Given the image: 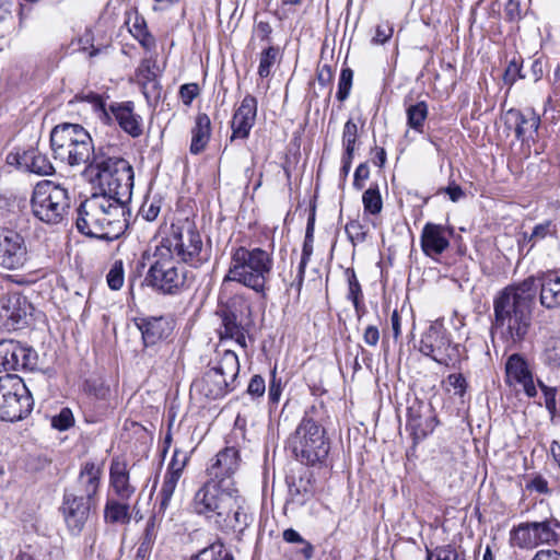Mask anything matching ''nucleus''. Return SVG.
Wrapping results in <instances>:
<instances>
[{"label": "nucleus", "mask_w": 560, "mask_h": 560, "mask_svg": "<svg viewBox=\"0 0 560 560\" xmlns=\"http://www.w3.org/2000/svg\"><path fill=\"white\" fill-rule=\"evenodd\" d=\"M537 285L535 277L508 285L493 299L490 334L506 349H515L527 339L533 325Z\"/></svg>", "instance_id": "f257e3e1"}, {"label": "nucleus", "mask_w": 560, "mask_h": 560, "mask_svg": "<svg viewBox=\"0 0 560 560\" xmlns=\"http://www.w3.org/2000/svg\"><path fill=\"white\" fill-rule=\"evenodd\" d=\"M104 194H94L77 209L78 231L89 237L112 242L128 228V202Z\"/></svg>", "instance_id": "f03ea898"}, {"label": "nucleus", "mask_w": 560, "mask_h": 560, "mask_svg": "<svg viewBox=\"0 0 560 560\" xmlns=\"http://www.w3.org/2000/svg\"><path fill=\"white\" fill-rule=\"evenodd\" d=\"M324 413L322 404L308 407L287 440L285 448L306 466L322 465L328 457L330 441L323 424Z\"/></svg>", "instance_id": "7ed1b4c3"}, {"label": "nucleus", "mask_w": 560, "mask_h": 560, "mask_svg": "<svg viewBox=\"0 0 560 560\" xmlns=\"http://www.w3.org/2000/svg\"><path fill=\"white\" fill-rule=\"evenodd\" d=\"M272 267L273 258L267 250L259 247H233L229 270L222 280V295H225L233 282L265 295Z\"/></svg>", "instance_id": "20e7f679"}, {"label": "nucleus", "mask_w": 560, "mask_h": 560, "mask_svg": "<svg viewBox=\"0 0 560 560\" xmlns=\"http://www.w3.org/2000/svg\"><path fill=\"white\" fill-rule=\"evenodd\" d=\"M113 145L98 147L91 160L88 172L94 174L103 190L102 194L131 200L133 170L131 164L114 154Z\"/></svg>", "instance_id": "39448f33"}, {"label": "nucleus", "mask_w": 560, "mask_h": 560, "mask_svg": "<svg viewBox=\"0 0 560 560\" xmlns=\"http://www.w3.org/2000/svg\"><path fill=\"white\" fill-rule=\"evenodd\" d=\"M50 148L55 160L69 166H88L97 151L89 131L79 124L63 122L50 132Z\"/></svg>", "instance_id": "423d86ee"}, {"label": "nucleus", "mask_w": 560, "mask_h": 560, "mask_svg": "<svg viewBox=\"0 0 560 560\" xmlns=\"http://www.w3.org/2000/svg\"><path fill=\"white\" fill-rule=\"evenodd\" d=\"M159 255L173 257L176 254L179 259L197 268L209 260L210 250L203 247V243L195 224L189 220L171 225V234L163 238L156 246Z\"/></svg>", "instance_id": "0eeeda50"}, {"label": "nucleus", "mask_w": 560, "mask_h": 560, "mask_svg": "<svg viewBox=\"0 0 560 560\" xmlns=\"http://www.w3.org/2000/svg\"><path fill=\"white\" fill-rule=\"evenodd\" d=\"M250 306L242 294L232 292L229 287L225 295H222V285L220 287L219 304L217 315L221 318L219 329L220 340H234L243 349L247 348L246 335L250 324Z\"/></svg>", "instance_id": "6e6552de"}, {"label": "nucleus", "mask_w": 560, "mask_h": 560, "mask_svg": "<svg viewBox=\"0 0 560 560\" xmlns=\"http://www.w3.org/2000/svg\"><path fill=\"white\" fill-rule=\"evenodd\" d=\"M31 207L38 220L48 224H58L70 208L68 190L50 180H42L33 190Z\"/></svg>", "instance_id": "1a4fd4ad"}, {"label": "nucleus", "mask_w": 560, "mask_h": 560, "mask_svg": "<svg viewBox=\"0 0 560 560\" xmlns=\"http://www.w3.org/2000/svg\"><path fill=\"white\" fill-rule=\"evenodd\" d=\"M238 372L237 354L232 350H224L218 363L206 371L201 380L194 383V386L205 397L218 399L234 389Z\"/></svg>", "instance_id": "9d476101"}, {"label": "nucleus", "mask_w": 560, "mask_h": 560, "mask_svg": "<svg viewBox=\"0 0 560 560\" xmlns=\"http://www.w3.org/2000/svg\"><path fill=\"white\" fill-rule=\"evenodd\" d=\"M33 397L16 374L0 376V419L19 421L26 418L33 410Z\"/></svg>", "instance_id": "9b49d317"}, {"label": "nucleus", "mask_w": 560, "mask_h": 560, "mask_svg": "<svg viewBox=\"0 0 560 560\" xmlns=\"http://www.w3.org/2000/svg\"><path fill=\"white\" fill-rule=\"evenodd\" d=\"M154 261L151 264L144 282L154 291L165 295H175L188 285V276L183 267L173 257L159 255V248L154 252Z\"/></svg>", "instance_id": "f8f14e48"}, {"label": "nucleus", "mask_w": 560, "mask_h": 560, "mask_svg": "<svg viewBox=\"0 0 560 560\" xmlns=\"http://www.w3.org/2000/svg\"><path fill=\"white\" fill-rule=\"evenodd\" d=\"M236 488L233 481L209 480L197 490L191 501L192 511L212 521L219 510H225Z\"/></svg>", "instance_id": "ddd939ff"}, {"label": "nucleus", "mask_w": 560, "mask_h": 560, "mask_svg": "<svg viewBox=\"0 0 560 560\" xmlns=\"http://www.w3.org/2000/svg\"><path fill=\"white\" fill-rule=\"evenodd\" d=\"M419 350L445 366L454 365L459 358L458 345L453 343L447 330L436 323L430 325L423 332Z\"/></svg>", "instance_id": "4468645a"}, {"label": "nucleus", "mask_w": 560, "mask_h": 560, "mask_svg": "<svg viewBox=\"0 0 560 560\" xmlns=\"http://www.w3.org/2000/svg\"><path fill=\"white\" fill-rule=\"evenodd\" d=\"M211 522L225 533L242 534L249 526L252 516L247 512L245 498L237 489L231 494V502L225 510H219Z\"/></svg>", "instance_id": "2eb2a0df"}, {"label": "nucleus", "mask_w": 560, "mask_h": 560, "mask_svg": "<svg viewBox=\"0 0 560 560\" xmlns=\"http://www.w3.org/2000/svg\"><path fill=\"white\" fill-rule=\"evenodd\" d=\"M502 120L508 130L515 133V138L523 144H528L529 141H535L540 126V117L533 109H516L511 108L506 110Z\"/></svg>", "instance_id": "dca6fc26"}, {"label": "nucleus", "mask_w": 560, "mask_h": 560, "mask_svg": "<svg viewBox=\"0 0 560 560\" xmlns=\"http://www.w3.org/2000/svg\"><path fill=\"white\" fill-rule=\"evenodd\" d=\"M27 260L24 237L15 230L0 229V266L5 269H19Z\"/></svg>", "instance_id": "f3484780"}, {"label": "nucleus", "mask_w": 560, "mask_h": 560, "mask_svg": "<svg viewBox=\"0 0 560 560\" xmlns=\"http://www.w3.org/2000/svg\"><path fill=\"white\" fill-rule=\"evenodd\" d=\"M436 424L438 420L432 412L430 404L416 398L407 407L406 429L410 432L415 443L432 433Z\"/></svg>", "instance_id": "a211bd4d"}, {"label": "nucleus", "mask_w": 560, "mask_h": 560, "mask_svg": "<svg viewBox=\"0 0 560 560\" xmlns=\"http://www.w3.org/2000/svg\"><path fill=\"white\" fill-rule=\"evenodd\" d=\"M36 352L15 340H0V372L20 369L32 370L36 365Z\"/></svg>", "instance_id": "6ab92c4d"}, {"label": "nucleus", "mask_w": 560, "mask_h": 560, "mask_svg": "<svg viewBox=\"0 0 560 560\" xmlns=\"http://www.w3.org/2000/svg\"><path fill=\"white\" fill-rule=\"evenodd\" d=\"M505 383L521 386L528 398L537 396L534 373L529 362L521 353L511 354L505 362Z\"/></svg>", "instance_id": "aec40b11"}, {"label": "nucleus", "mask_w": 560, "mask_h": 560, "mask_svg": "<svg viewBox=\"0 0 560 560\" xmlns=\"http://www.w3.org/2000/svg\"><path fill=\"white\" fill-rule=\"evenodd\" d=\"M106 112L108 113L109 121H102L104 125L112 126L117 124L132 138H138L142 135V118L135 112L133 102H112Z\"/></svg>", "instance_id": "412c9836"}, {"label": "nucleus", "mask_w": 560, "mask_h": 560, "mask_svg": "<svg viewBox=\"0 0 560 560\" xmlns=\"http://www.w3.org/2000/svg\"><path fill=\"white\" fill-rule=\"evenodd\" d=\"M453 234L454 229L451 226L432 222L425 223L420 236L422 252L428 257L443 254L450 247V238Z\"/></svg>", "instance_id": "4be33fe9"}, {"label": "nucleus", "mask_w": 560, "mask_h": 560, "mask_svg": "<svg viewBox=\"0 0 560 560\" xmlns=\"http://www.w3.org/2000/svg\"><path fill=\"white\" fill-rule=\"evenodd\" d=\"M31 304L26 298L12 295L2 301L0 322L4 329L18 330L27 325V317L31 315Z\"/></svg>", "instance_id": "5701e85b"}, {"label": "nucleus", "mask_w": 560, "mask_h": 560, "mask_svg": "<svg viewBox=\"0 0 560 560\" xmlns=\"http://www.w3.org/2000/svg\"><path fill=\"white\" fill-rule=\"evenodd\" d=\"M91 500L83 495L66 492L62 502V512L69 529L80 533L89 518L92 505Z\"/></svg>", "instance_id": "b1692460"}, {"label": "nucleus", "mask_w": 560, "mask_h": 560, "mask_svg": "<svg viewBox=\"0 0 560 560\" xmlns=\"http://www.w3.org/2000/svg\"><path fill=\"white\" fill-rule=\"evenodd\" d=\"M257 115V100L250 94H247L241 102V105L235 110L232 122V136L234 139H246L255 125Z\"/></svg>", "instance_id": "393cba45"}, {"label": "nucleus", "mask_w": 560, "mask_h": 560, "mask_svg": "<svg viewBox=\"0 0 560 560\" xmlns=\"http://www.w3.org/2000/svg\"><path fill=\"white\" fill-rule=\"evenodd\" d=\"M136 325L141 331L147 347L168 338L174 329L173 320L168 316H150L138 318Z\"/></svg>", "instance_id": "a878e982"}, {"label": "nucleus", "mask_w": 560, "mask_h": 560, "mask_svg": "<svg viewBox=\"0 0 560 560\" xmlns=\"http://www.w3.org/2000/svg\"><path fill=\"white\" fill-rule=\"evenodd\" d=\"M8 161L10 163L15 162L20 168L40 176L51 175L55 172V168L47 155L34 148L25 150L22 153H11L8 155Z\"/></svg>", "instance_id": "bb28decb"}, {"label": "nucleus", "mask_w": 560, "mask_h": 560, "mask_svg": "<svg viewBox=\"0 0 560 560\" xmlns=\"http://www.w3.org/2000/svg\"><path fill=\"white\" fill-rule=\"evenodd\" d=\"M240 467V454L235 447H225L220 451L214 462L208 467L207 471L213 481H232L231 477Z\"/></svg>", "instance_id": "cd10ccee"}, {"label": "nucleus", "mask_w": 560, "mask_h": 560, "mask_svg": "<svg viewBox=\"0 0 560 560\" xmlns=\"http://www.w3.org/2000/svg\"><path fill=\"white\" fill-rule=\"evenodd\" d=\"M109 483L121 501H128L136 492V488L130 483L129 471L125 462L118 459L112 460Z\"/></svg>", "instance_id": "c85d7f7f"}, {"label": "nucleus", "mask_w": 560, "mask_h": 560, "mask_svg": "<svg viewBox=\"0 0 560 560\" xmlns=\"http://www.w3.org/2000/svg\"><path fill=\"white\" fill-rule=\"evenodd\" d=\"M537 291L539 290V301L541 306L547 310L560 307V273L545 275L536 279Z\"/></svg>", "instance_id": "c756f323"}, {"label": "nucleus", "mask_w": 560, "mask_h": 560, "mask_svg": "<svg viewBox=\"0 0 560 560\" xmlns=\"http://www.w3.org/2000/svg\"><path fill=\"white\" fill-rule=\"evenodd\" d=\"M510 544L513 547L522 549H533L539 545H544L537 524L535 522H524L514 526L510 532Z\"/></svg>", "instance_id": "7c9ffc66"}, {"label": "nucleus", "mask_w": 560, "mask_h": 560, "mask_svg": "<svg viewBox=\"0 0 560 560\" xmlns=\"http://www.w3.org/2000/svg\"><path fill=\"white\" fill-rule=\"evenodd\" d=\"M211 137V120L205 113H199L195 119V126L191 129V143L189 151L191 154L201 153Z\"/></svg>", "instance_id": "2f4dec72"}, {"label": "nucleus", "mask_w": 560, "mask_h": 560, "mask_svg": "<svg viewBox=\"0 0 560 560\" xmlns=\"http://www.w3.org/2000/svg\"><path fill=\"white\" fill-rule=\"evenodd\" d=\"M101 474V468L93 462L84 464L78 478V485L82 492L80 495L93 501L100 488Z\"/></svg>", "instance_id": "473e14b6"}, {"label": "nucleus", "mask_w": 560, "mask_h": 560, "mask_svg": "<svg viewBox=\"0 0 560 560\" xmlns=\"http://www.w3.org/2000/svg\"><path fill=\"white\" fill-rule=\"evenodd\" d=\"M289 493L293 501L304 504L314 493V475L310 470H303L299 478H292L289 482Z\"/></svg>", "instance_id": "72a5a7b5"}, {"label": "nucleus", "mask_w": 560, "mask_h": 560, "mask_svg": "<svg viewBox=\"0 0 560 560\" xmlns=\"http://www.w3.org/2000/svg\"><path fill=\"white\" fill-rule=\"evenodd\" d=\"M180 477L170 475L165 472L161 489L158 494V502L154 510L162 515H165L167 508L170 506L171 500L177 487Z\"/></svg>", "instance_id": "f704fd0d"}, {"label": "nucleus", "mask_w": 560, "mask_h": 560, "mask_svg": "<svg viewBox=\"0 0 560 560\" xmlns=\"http://www.w3.org/2000/svg\"><path fill=\"white\" fill-rule=\"evenodd\" d=\"M345 277L348 283L347 299L352 302L355 312L360 314L364 310L363 291L354 269L347 268L345 270Z\"/></svg>", "instance_id": "c9c22d12"}, {"label": "nucleus", "mask_w": 560, "mask_h": 560, "mask_svg": "<svg viewBox=\"0 0 560 560\" xmlns=\"http://www.w3.org/2000/svg\"><path fill=\"white\" fill-rule=\"evenodd\" d=\"M129 504L126 501L107 500L104 509V517L109 523H129Z\"/></svg>", "instance_id": "e433bc0d"}, {"label": "nucleus", "mask_w": 560, "mask_h": 560, "mask_svg": "<svg viewBox=\"0 0 560 560\" xmlns=\"http://www.w3.org/2000/svg\"><path fill=\"white\" fill-rule=\"evenodd\" d=\"M428 114L429 108L424 101L410 104L406 108L407 125L415 131L422 132Z\"/></svg>", "instance_id": "4c0bfd02"}, {"label": "nucleus", "mask_w": 560, "mask_h": 560, "mask_svg": "<svg viewBox=\"0 0 560 560\" xmlns=\"http://www.w3.org/2000/svg\"><path fill=\"white\" fill-rule=\"evenodd\" d=\"M536 524L544 545L555 546L559 542L560 522L556 517L550 516L542 521H536Z\"/></svg>", "instance_id": "58836bf2"}, {"label": "nucleus", "mask_w": 560, "mask_h": 560, "mask_svg": "<svg viewBox=\"0 0 560 560\" xmlns=\"http://www.w3.org/2000/svg\"><path fill=\"white\" fill-rule=\"evenodd\" d=\"M131 35L140 43L147 50L155 47V38L148 31L147 22L143 16L136 15L129 28Z\"/></svg>", "instance_id": "ea45409f"}, {"label": "nucleus", "mask_w": 560, "mask_h": 560, "mask_svg": "<svg viewBox=\"0 0 560 560\" xmlns=\"http://www.w3.org/2000/svg\"><path fill=\"white\" fill-rule=\"evenodd\" d=\"M190 560H234L233 555L220 541L201 549Z\"/></svg>", "instance_id": "a19ab883"}, {"label": "nucleus", "mask_w": 560, "mask_h": 560, "mask_svg": "<svg viewBox=\"0 0 560 560\" xmlns=\"http://www.w3.org/2000/svg\"><path fill=\"white\" fill-rule=\"evenodd\" d=\"M75 98L81 102H86L91 104L94 113L101 121H109V116L106 112L108 105L106 103V100L102 95L90 91L88 93H81L75 95Z\"/></svg>", "instance_id": "79ce46f5"}, {"label": "nucleus", "mask_w": 560, "mask_h": 560, "mask_svg": "<svg viewBox=\"0 0 560 560\" xmlns=\"http://www.w3.org/2000/svg\"><path fill=\"white\" fill-rule=\"evenodd\" d=\"M362 202L364 211L370 214H378L383 209V201L377 185L371 186L363 192Z\"/></svg>", "instance_id": "37998d69"}, {"label": "nucleus", "mask_w": 560, "mask_h": 560, "mask_svg": "<svg viewBox=\"0 0 560 560\" xmlns=\"http://www.w3.org/2000/svg\"><path fill=\"white\" fill-rule=\"evenodd\" d=\"M279 56V48L269 46L265 48L259 57L258 75L260 78H267L271 73V68L275 65Z\"/></svg>", "instance_id": "c03bdc74"}, {"label": "nucleus", "mask_w": 560, "mask_h": 560, "mask_svg": "<svg viewBox=\"0 0 560 560\" xmlns=\"http://www.w3.org/2000/svg\"><path fill=\"white\" fill-rule=\"evenodd\" d=\"M556 231H557V228L552 223V221L547 220L542 223L537 224L533 229V232L530 235H527L526 233H524L523 243H525V242L532 243L530 247H533L537 241L544 240L546 236L551 235Z\"/></svg>", "instance_id": "a18cd8bd"}, {"label": "nucleus", "mask_w": 560, "mask_h": 560, "mask_svg": "<svg viewBox=\"0 0 560 560\" xmlns=\"http://www.w3.org/2000/svg\"><path fill=\"white\" fill-rule=\"evenodd\" d=\"M545 363L549 366H560V337H550L544 351Z\"/></svg>", "instance_id": "49530a36"}, {"label": "nucleus", "mask_w": 560, "mask_h": 560, "mask_svg": "<svg viewBox=\"0 0 560 560\" xmlns=\"http://www.w3.org/2000/svg\"><path fill=\"white\" fill-rule=\"evenodd\" d=\"M353 81V71L349 67H345L341 69L339 81H338V91H337V100L340 102H345L351 92Z\"/></svg>", "instance_id": "de8ad7c7"}, {"label": "nucleus", "mask_w": 560, "mask_h": 560, "mask_svg": "<svg viewBox=\"0 0 560 560\" xmlns=\"http://www.w3.org/2000/svg\"><path fill=\"white\" fill-rule=\"evenodd\" d=\"M537 386L540 388V390L544 394L546 409L548 410L550 417L555 418L557 415V399L556 398H557V394H558V388L547 386L539 378L536 382V387Z\"/></svg>", "instance_id": "09e8293b"}, {"label": "nucleus", "mask_w": 560, "mask_h": 560, "mask_svg": "<svg viewBox=\"0 0 560 560\" xmlns=\"http://www.w3.org/2000/svg\"><path fill=\"white\" fill-rule=\"evenodd\" d=\"M358 139V126L352 120L349 119L343 126L342 130V144L345 147V152L354 153L355 144Z\"/></svg>", "instance_id": "8fccbe9b"}, {"label": "nucleus", "mask_w": 560, "mask_h": 560, "mask_svg": "<svg viewBox=\"0 0 560 560\" xmlns=\"http://www.w3.org/2000/svg\"><path fill=\"white\" fill-rule=\"evenodd\" d=\"M164 515L158 513L156 510L153 511V515L149 518L144 532L141 536L140 542L147 546L153 547V544L156 538V523L160 522Z\"/></svg>", "instance_id": "3c124183"}, {"label": "nucleus", "mask_w": 560, "mask_h": 560, "mask_svg": "<svg viewBox=\"0 0 560 560\" xmlns=\"http://www.w3.org/2000/svg\"><path fill=\"white\" fill-rule=\"evenodd\" d=\"M155 61L152 59H143L136 71V78L139 84L156 80L154 71Z\"/></svg>", "instance_id": "603ef678"}, {"label": "nucleus", "mask_w": 560, "mask_h": 560, "mask_svg": "<svg viewBox=\"0 0 560 560\" xmlns=\"http://www.w3.org/2000/svg\"><path fill=\"white\" fill-rule=\"evenodd\" d=\"M107 284L112 290H119L124 284V265L116 260L106 276Z\"/></svg>", "instance_id": "864d4df0"}, {"label": "nucleus", "mask_w": 560, "mask_h": 560, "mask_svg": "<svg viewBox=\"0 0 560 560\" xmlns=\"http://www.w3.org/2000/svg\"><path fill=\"white\" fill-rule=\"evenodd\" d=\"M188 462L186 453L178 450L174 451L173 457L168 464L166 474L182 477L183 470Z\"/></svg>", "instance_id": "5fc2aeb1"}, {"label": "nucleus", "mask_w": 560, "mask_h": 560, "mask_svg": "<svg viewBox=\"0 0 560 560\" xmlns=\"http://www.w3.org/2000/svg\"><path fill=\"white\" fill-rule=\"evenodd\" d=\"M73 423L74 418L69 408H62L60 412L51 419V425L59 431L68 430Z\"/></svg>", "instance_id": "6e6d98bb"}, {"label": "nucleus", "mask_w": 560, "mask_h": 560, "mask_svg": "<svg viewBox=\"0 0 560 560\" xmlns=\"http://www.w3.org/2000/svg\"><path fill=\"white\" fill-rule=\"evenodd\" d=\"M88 392L100 400H107L110 389L102 381H92L86 384Z\"/></svg>", "instance_id": "4d7b16f0"}, {"label": "nucleus", "mask_w": 560, "mask_h": 560, "mask_svg": "<svg viewBox=\"0 0 560 560\" xmlns=\"http://www.w3.org/2000/svg\"><path fill=\"white\" fill-rule=\"evenodd\" d=\"M266 392V382L261 375H254L247 386V394L253 398L262 397Z\"/></svg>", "instance_id": "13d9d810"}, {"label": "nucleus", "mask_w": 560, "mask_h": 560, "mask_svg": "<svg viewBox=\"0 0 560 560\" xmlns=\"http://www.w3.org/2000/svg\"><path fill=\"white\" fill-rule=\"evenodd\" d=\"M141 90L148 102H158L161 97V85L158 80L141 83Z\"/></svg>", "instance_id": "bf43d9fd"}, {"label": "nucleus", "mask_w": 560, "mask_h": 560, "mask_svg": "<svg viewBox=\"0 0 560 560\" xmlns=\"http://www.w3.org/2000/svg\"><path fill=\"white\" fill-rule=\"evenodd\" d=\"M345 230H346V233L348 234L349 238L352 242L353 241L363 242L365 240L366 233L364 231V228L357 220H353V221H350L349 223H347Z\"/></svg>", "instance_id": "052dcab7"}, {"label": "nucleus", "mask_w": 560, "mask_h": 560, "mask_svg": "<svg viewBox=\"0 0 560 560\" xmlns=\"http://www.w3.org/2000/svg\"><path fill=\"white\" fill-rule=\"evenodd\" d=\"M198 94L199 86L197 83H186L179 88V96L185 105H190Z\"/></svg>", "instance_id": "680f3d73"}, {"label": "nucleus", "mask_w": 560, "mask_h": 560, "mask_svg": "<svg viewBox=\"0 0 560 560\" xmlns=\"http://www.w3.org/2000/svg\"><path fill=\"white\" fill-rule=\"evenodd\" d=\"M447 383L453 387L455 395L464 396L467 388L466 378L460 373H453L447 376Z\"/></svg>", "instance_id": "e2e57ef3"}, {"label": "nucleus", "mask_w": 560, "mask_h": 560, "mask_svg": "<svg viewBox=\"0 0 560 560\" xmlns=\"http://www.w3.org/2000/svg\"><path fill=\"white\" fill-rule=\"evenodd\" d=\"M281 392H282L281 380L277 378V372H276V368H275L271 371V380L269 383V390H268L269 400L273 404H277L280 399Z\"/></svg>", "instance_id": "0e129e2a"}, {"label": "nucleus", "mask_w": 560, "mask_h": 560, "mask_svg": "<svg viewBox=\"0 0 560 560\" xmlns=\"http://www.w3.org/2000/svg\"><path fill=\"white\" fill-rule=\"evenodd\" d=\"M313 253V241L304 238L300 266V282L304 281L305 268Z\"/></svg>", "instance_id": "69168bd1"}, {"label": "nucleus", "mask_w": 560, "mask_h": 560, "mask_svg": "<svg viewBox=\"0 0 560 560\" xmlns=\"http://www.w3.org/2000/svg\"><path fill=\"white\" fill-rule=\"evenodd\" d=\"M393 35V27L389 24H382L376 27L375 36L373 37V43L375 44H384L386 43Z\"/></svg>", "instance_id": "338daca9"}, {"label": "nucleus", "mask_w": 560, "mask_h": 560, "mask_svg": "<svg viewBox=\"0 0 560 560\" xmlns=\"http://www.w3.org/2000/svg\"><path fill=\"white\" fill-rule=\"evenodd\" d=\"M458 559H459V555L453 545L447 544V545L439 546L438 560H458Z\"/></svg>", "instance_id": "774afa93"}]
</instances>
